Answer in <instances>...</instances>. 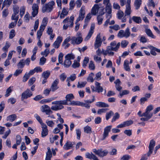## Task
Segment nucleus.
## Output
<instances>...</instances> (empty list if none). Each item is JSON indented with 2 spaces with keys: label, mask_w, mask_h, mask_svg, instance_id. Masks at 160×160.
I'll return each mask as SVG.
<instances>
[{
  "label": "nucleus",
  "mask_w": 160,
  "mask_h": 160,
  "mask_svg": "<svg viewBox=\"0 0 160 160\" xmlns=\"http://www.w3.org/2000/svg\"><path fill=\"white\" fill-rule=\"evenodd\" d=\"M55 4L54 2L52 1L43 5L42 7V11L43 13L45 12H50L53 8V6Z\"/></svg>",
  "instance_id": "nucleus-1"
},
{
  "label": "nucleus",
  "mask_w": 160,
  "mask_h": 160,
  "mask_svg": "<svg viewBox=\"0 0 160 160\" xmlns=\"http://www.w3.org/2000/svg\"><path fill=\"white\" fill-rule=\"evenodd\" d=\"M153 106L152 105H150L148 106L145 110V112L142 113V116L146 117L149 119H150L153 116V113L151 111L153 109Z\"/></svg>",
  "instance_id": "nucleus-2"
},
{
  "label": "nucleus",
  "mask_w": 160,
  "mask_h": 160,
  "mask_svg": "<svg viewBox=\"0 0 160 160\" xmlns=\"http://www.w3.org/2000/svg\"><path fill=\"white\" fill-rule=\"evenodd\" d=\"M65 100H60L59 101H57L56 102V103L57 104H62L63 105H68V102H71L72 100L74 98V96L72 94L70 93L67 94L65 97Z\"/></svg>",
  "instance_id": "nucleus-3"
},
{
  "label": "nucleus",
  "mask_w": 160,
  "mask_h": 160,
  "mask_svg": "<svg viewBox=\"0 0 160 160\" xmlns=\"http://www.w3.org/2000/svg\"><path fill=\"white\" fill-rule=\"evenodd\" d=\"M82 40L83 38L81 33L78 32L77 37H73L71 38V43L73 45L79 44L82 42Z\"/></svg>",
  "instance_id": "nucleus-4"
},
{
  "label": "nucleus",
  "mask_w": 160,
  "mask_h": 160,
  "mask_svg": "<svg viewBox=\"0 0 160 160\" xmlns=\"http://www.w3.org/2000/svg\"><path fill=\"white\" fill-rule=\"evenodd\" d=\"M130 29L129 27H128L126 29L125 31L123 30H120L118 34V36L120 38L123 37L128 38L130 36Z\"/></svg>",
  "instance_id": "nucleus-5"
},
{
  "label": "nucleus",
  "mask_w": 160,
  "mask_h": 160,
  "mask_svg": "<svg viewBox=\"0 0 160 160\" xmlns=\"http://www.w3.org/2000/svg\"><path fill=\"white\" fill-rule=\"evenodd\" d=\"M120 45V42H118L117 43V45L115 47L109 46L107 47V50L108 55L113 56L114 54V53L112 51L115 52L118 51Z\"/></svg>",
  "instance_id": "nucleus-6"
},
{
  "label": "nucleus",
  "mask_w": 160,
  "mask_h": 160,
  "mask_svg": "<svg viewBox=\"0 0 160 160\" xmlns=\"http://www.w3.org/2000/svg\"><path fill=\"white\" fill-rule=\"evenodd\" d=\"M32 95V93L29 89H27L22 94L21 100L23 101L24 99L30 97Z\"/></svg>",
  "instance_id": "nucleus-7"
},
{
  "label": "nucleus",
  "mask_w": 160,
  "mask_h": 160,
  "mask_svg": "<svg viewBox=\"0 0 160 160\" xmlns=\"http://www.w3.org/2000/svg\"><path fill=\"white\" fill-rule=\"evenodd\" d=\"M85 7L82 6L79 12L78 17L77 18L76 23L81 20H82L85 17Z\"/></svg>",
  "instance_id": "nucleus-8"
},
{
  "label": "nucleus",
  "mask_w": 160,
  "mask_h": 160,
  "mask_svg": "<svg viewBox=\"0 0 160 160\" xmlns=\"http://www.w3.org/2000/svg\"><path fill=\"white\" fill-rule=\"evenodd\" d=\"M102 40L101 38L100 33H99L96 38L94 46L95 48L96 49L99 47H100L102 43Z\"/></svg>",
  "instance_id": "nucleus-9"
},
{
  "label": "nucleus",
  "mask_w": 160,
  "mask_h": 160,
  "mask_svg": "<svg viewBox=\"0 0 160 160\" xmlns=\"http://www.w3.org/2000/svg\"><path fill=\"white\" fill-rule=\"evenodd\" d=\"M56 101L54 102H52V104H54L56 105H55L52 106L51 107V109L53 110L54 111H57L58 110H61L64 108V106L62 105H63V104H57V103H56V101Z\"/></svg>",
  "instance_id": "nucleus-10"
},
{
  "label": "nucleus",
  "mask_w": 160,
  "mask_h": 160,
  "mask_svg": "<svg viewBox=\"0 0 160 160\" xmlns=\"http://www.w3.org/2000/svg\"><path fill=\"white\" fill-rule=\"evenodd\" d=\"M41 111L42 112H45L47 115H50L52 113L49 107L46 105H44L41 107Z\"/></svg>",
  "instance_id": "nucleus-11"
},
{
  "label": "nucleus",
  "mask_w": 160,
  "mask_h": 160,
  "mask_svg": "<svg viewBox=\"0 0 160 160\" xmlns=\"http://www.w3.org/2000/svg\"><path fill=\"white\" fill-rule=\"evenodd\" d=\"M75 144L74 142L67 141L63 146V148L65 150H68L72 148Z\"/></svg>",
  "instance_id": "nucleus-12"
},
{
  "label": "nucleus",
  "mask_w": 160,
  "mask_h": 160,
  "mask_svg": "<svg viewBox=\"0 0 160 160\" xmlns=\"http://www.w3.org/2000/svg\"><path fill=\"white\" fill-rule=\"evenodd\" d=\"M62 38L60 36H58L56 40L52 44V46L55 48H58L59 47L62 41Z\"/></svg>",
  "instance_id": "nucleus-13"
},
{
  "label": "nucleus",
  "mask_w": 160,
  "mask_h": 160,
  "mask_svg": "<svg viewBox=\"0 0 160 160\" xmlns=\"http://www.w3.org/2000/svg\"><path fill=\"white\" fill-rule=\"evenodd\" d=\"M59 83V79L58 78L56 79L52 83L50 87L51 91L52 92H54L58 88V86Z\"/></svg>",
  "instance_id": "nucleus-14"
},
{
  "label": "nucleus",
  "mask_w": 160,
  "mask_h": 160,
  "mask_svg": "<svg viewBox=\"0 0 160 160\" xmlns=\"http://www.w3.org/2000/svg\"><path fill=\"white\" fill-rule=\"evenodd\" d=\"M148 47L150 49V54L153 56H156L157 55V53L155 51L160 53V49L152 45L148 46Z\"/></svg>",
  "instance_id": "nucleus-15"
},
{
  "label": "nucleus",
  "mask_w": 160,
  "mask_h": 160,
  "mask_svg": "<svg viewBox=\"0 0 160 160\" xmlns=\"http://www.w3.org/2000/svg\"><path fill=\"white\" fill-rule=\"evenodd\" d=\"M112 128V126L109 125L106 127L104 129V132L103 135V138L102 140H103L108 137V133L110 131Z\"/></svg>",
  "instance_id": "nucleus-16"
},
{
  "label": "nucleus",
  "mask_w": 160,
  "mask_h": 160,
  "mask_svg": "<svg viewBox=\"0 0 160 160\" xmlns=\"http://www.w3.org/2000/svg\"><path fill=\"white\" fill-rule=\"evenodd\" d=\"M74 20V17L72 15L70 17V18L68 17L66 18L62 22H69L70 24L69 27H72L73 25Z\"/></svg>",
  "instance_id": "nucleus-17"
},
{
  "label": "nucleus",
  "mask_w": 160,
  "mask_h": 160,
  "mask_svg": "<svg viewBox=\"0 0 160 160\" xmlns=\"http://www.w3.org/2000/svg\"><path fill=\"white\" fill-rule=\"evenodd\" d=\"M95 28V25L94 24H92L91 26L90 29L85 39V40H88L91 37L92 34L93 33L94 30Z\"/></svg>",
  "instance_id": "nucleus-18"
},
{
  "label": "nucleus",
  "mask_w": 160,
  "mask_h": 160,
  "mask_svg": "<svg viewBox=\"0 0 160 160\" xmlns=\"http://www.w3.org/2000/svg\"><path fill=\"white\" fill-rule=\"evenodd\" d=\"M42 126V131L41 132V136L42 138H44L47 136L48 133V130L47 129V127L45 124H42L41 125Z\"/></svg>",
  "instance_id": "nucleus-19"
},
{
  "label": "nucleus",
  "mask_w": 160,
  "mask_h": 160,
  "mask_svg": "<svg viewBox=\"0 0 160 160\" xmlns=\"http://www.w3.org/2000/svg\"><path fill=\"white\" fill-rule=\"evenodd\" d=\"M32 14L33 17H35L38 13V7L37 4H33L32 6Z\"/></svg>",
  "instance_id": "nucleus-20"
},
{
  "label": "nucleus",
  "mask_w": 160,
  "mask_h": 160,
  "mask_svg": "<svg viewBox=\"0 0 160 160\" xmlns=\"http://www.w3.org/2000/svg\"><path fill=\"white\" fill-rule=\"evenodd\" d=\"M105 10L108 15H107V18L109 17V18H111L112 15V5L111 4H109L108 5H106Z\"/></svg>",
  "instance_id": "nucleus-21"
},
{
  "label": "nucleus",
  "mask_w": 160,
  "mask_h": 160,
  "mask_svg": "<svg viewBox=\"0 0 160 160\" xmlns=\"http://www.w3.org/2000/svg\"><path fill=\"white\" fill-rule=\"evenodd\" d=\"M102 11L99 12L100 15H98L97 17V19L98 21V23L99 25L101 24L102 23V21L103 20V17L102 15L104 14V12H103V9H101Z\"/></svg>",
  "instance_id": "nucleus-22"
},
{
  "label": "nucleus",
  "mask_w": 160,
  "mask_h": 160,
  "mask_svg": "<svg viewBox=\"0 0 160 160\" xmlns=\"http://www.w3.org/2000/svg\"><path fill=\"white\" fill-rule=\"evenodd\" d=\"M100 8V7L98 4H95L91 10V12L93 15H96Z\"/></svg>",
  "instance_id": "nucleus-23"
},
{
  "label": "nucleus",
  "mask_w": 160,
  "mask_h": 160,
  "mask_svg": "<svg viewBox=\"0 0 160 160\" xmlns=\"http://www.w3.org/2000/svg\"><path fill=\"white\" fill-rule=\"evenodd\" d=\"M68 12V9L64 8H62V12L60 15V18H64L65 16H67Z\"/></svg>",
  "instance_id": "nucleus-24"
},
{
  "label": "nucleus",
  "mask_w": 160,
  "mask_h": 160,
  "mask_svg": "<svg viewBox=\"0 0 160 160\" xmlns=\"http://www.w3.org/2000/svg\"><path fill=\"white\" fill-rule=\"evenodd\" d=\"M96 105L97 107L100 108H106L109 107V105L108 104L102 102H97Z\"/></svg>",
  "instance_id": "nucleus-25"
},
{
  "label": "nucleus",
  "mask_w": 160,
  "mask_h": 160,
  "mask_svg": "<svg viewBox=\"0 0 160 160\" xmlns=\"http://www.w3.org/2000/svg\"><path fill=\"white\" fill-rule=\"evenodd\" d=\"M100 84L99 82H95L96 92L98 93L102 92L103 89V88L100 86Z\"/></svg>",
  "instance_id": "nucleus-26"
},
{
  "label": "nucleus",
  "mask_w": 160,
  "mask_h": 160,
  "mask_svg": "<svg viewBox=\"0 0 160 160\" xmlns=\"http://www.w3.org/2000/svg\"><path fill=\"white\" fill-rule=\"evenodd\" d=\"M145 32L148 37L153 39L155 38L156 36L153 34L152 31L149 29L146 28L145 29Z\"/></svg>",
  "instance_id": "nucleus-27"
},
{
  "label": "nucleus",
  "mask_w": 160,
  "mask_h": 160,
  "mask_svg": "<svg viewBox=\"0 0 160 160\" xmlns=\"http://www.w3.org/2000/svg\"><path fill=\"white\" fill-rule=\"evenodd\" d=\"M142 2V0H135L134 6L136 10H138L140 8Z\"/></svg>",
  "instance_id": "nucleus-28"
},
{
  "label": "nucleus",
  "mask_w": 160,
  "mask_h": 160,
  "mask_svg": "<svg viewBox=\"0 0 160 160\" xmlns=\"http://www.w3.org/2000/svg\"><path fill=\"white\" fill-rule=\"evenodd\" d=\"M17 116L15 114H13L8 116L7 118V120L11 122L14 121L17 118Z\"/></svg>",
  "instance_id": "nucleus-29"
},
{
  "label": "nucleus",
  "mask_w": 160,
  "mask_h": 160,
  "mask_svg": "<svg viewBox=\"0 0 160 160\" xmlns=\"http://www.w3.org/2000/svg\"><path fill=\"white\" fill-rule=\"evenodd\" d=\"M131 19L137 23H140L142 22V19L139 17L134 16Z\"/></svg>",
  "instance_id": "nucleus-30"
},
{
  "label": "nucleus",
  "mask_w": 160,
  "mask_h": 160,
  "mask_svg": "<svg viewBox=\"0 0 160 160\" xmlns=\"http://www.w3.org/2000/svg\"><path fill=\"white\" fill-rule=\"evenodd\" d=\"M72 64V62L71 60H68L67 58H65V60L64 61L63 65L65 67L68 68Z\"/></svg>",
  "instance_id": "nucleus-31"
},
{
  "label": "nucleus",
  "mask_w": 160,
  "mask_h": 160,
  "mask_svg": "<svg viewBox=\"0 0 160 160\" xmlns=\"http://www.w3.org/2000/svg\"><path fill=\"white\" fill-rule=\"evenodd\" d=\"M124 68L125 70L128 71H129L130 70L129 66L128 61L126 60L124 61Z\"/></svg>",
  "instance_id": "nucleus-32"
},
{
  "label": "nucleus",
  "mask_w": 160,
  "mask_h": 160,
  "mask_svg": "<svg viewBox=\"0 0 160 160\" xmlns=\"http://www.w3.org/2000/svg\"><path fill=\"white\" fill-rule=\"evenodd\" d=\"M12 0H5L3 3V6L2 7V9L5 6H7L8 7L11 4Z\"/></svg>",
  "instance_id": "nucleus-33"
},
{
  "label": "nucleus",
  "mask_w": 160,
  "mask_h": 160,
  "mask_svg": "<svg viewBox=\"0 0 160 160\" xmlns=\"http://www.w3.org/2000/svg\"><path fill=\"white\" fill-rule=\"evenodd\" d=\"M94 76V74L92 72H91L89 74V76L87 78V81L88 82H93L94 80V79L93 78V77Z\"/></svg>",
  "instance_id": "nucleus-34"
},
{
  "label": "nucleus",
  "mask_w": 160,
  "mask_h": 160,
  "mask_svg": "<svg viewBox=\"0 0 160 160\" xmlns=\"http://www.w3.org/2000/svg\"><path fill=\"white\" fill-rule=\"evenodd\" d=\"M81 102L78 101H72L68 103V105H77L80 106Z\"/></svg>",
  "instance_id": "nucleus-35"
},
{
  "label": "nucleus",
  "mask_w": 160,
  "mask_h": 160,
  "mask_svg": "<svg viewBox=\"0 0 160 160\" xmlns=\"http://www.w3.org/2000/svg\"><path fill=\"white\" fill-rule=\"evenodd\" d=\"M126 10L125 12V16L126 15H129L131 13V6H126Z\"/></svg>",
  "instance_id": "nucleus-36"
},
{
  "label": "nucleus",
  "mask_w": 160,
  "mask_h": 160,
  "mask_svg": "<svg viewBox=\"0 0 160 160\" xmlns=\"http://www.w3.org/2000/svg\"><path fill=\"white\" fill-rule=\"evenodd\" d=\"M155 144V141L153 139L151 140L149 146V148L153 150Z\"/></svg>",
  "instance_id": "nucleus-37"
},
{
  "label": "nucleus",
  "mask_w": 160,
  "mask_h": 160,
  "mask_svg": "<svg viewBox=\"0 0 160 160\" xmlns=\"http://www.w3.org/2000/svg\"><path fill=\"white\" fill-rule=\"evenodd\" d=\"M75 58L74 55L72 53H68L66 55L65 57V58H67L70 60L71 59H74Z\"/></svg>",
  "instance_id": "nucleus-38"
},
{
  "label": "nucleus",
  "mask_w": 160,
  "mask_h": 160,
  "mask_svg": "<svg viewBox=\"0 0 160 160\" xmlns=\"http://www.w3.org/2000/svg\"><path fill=\"white\" fill-rule=\"evenodd\" d=\"M87 84V82H78L77 85V88H82L84 87L86 84Z\"/></svg>",
  "instance_id": "nucleus-39"
},
{
  "label": "nucleus",
  "mask_w": 160,
  "mask_h": 160,
  "mask_svg": "<svg viewBox=\"0 0 160 160\" xmlns=\"http://www.w3.org/2000/svg\"><path fill=\"white\" fill-rule=\"evenodd\" d=\"M48 151L46 153V157L51 158L52 157V153L49 147L47 148Z\"/></svg>",
  "instance_id": "nucleus-40"
},
{
  "label": "nucleus",
  "mask_w": 160,
  "mask_h": 160,
  "mask_svg": "<svg viewBox=\"0 0 160 160\" xmlns=\"http://www.w3.org/2000/svg\"><path fill=\"white\" fill-rule=\"evenodd\" d=\"M25 65L24 60L23 59H22L20 60L19 63L17 64V66L18 68H22Z\"/></svg>",
  "instance_id": "nucleus-41"
},
{
  "label": "nucleus",
  "mask_w": 160,
  "mask_h": 160,
  "mask_svg": "<svg viewBox=\"0 0 160 160\" xmlns=\"http://www.w3.org/2000/svg\"><path fill=\"white\" fill-rule=\"evenodd\" d=\"M50 73L49 71H46L43 72L42 74V76L44 78L47 79L49 77Z\"/></svg>",
  "instance_id": "nucleus-42"
},
{
  "label": "nucleus",
  "mask_w": 160,
  "mask_h": 160,
  "mask_svg": "<svg viewBox=\"0 0 160 160\" xmlns=\"http://www.w3.org/2000/svg\"><path fill=\"white\" fill-rule=\"evenodd\" d=\"M84 132L87 133H90L92 132L91 128L88 126H87L84 128Z\"/></svg>",
  "instance_id": "nucleus-43"
},
{
  "label": "nucleus",
  "mask_w": 160,
  "mask_h": 160,
  "mask_svg": "<svg viewBox=\"0 0 160 160\" xmlns=\"http://www.w3.org/2000/svg\"><path fill=\"white\" fill-rule=\"evenodd\" d=\"M128 43V42L127 40H122L121 42V46L122 48H125L127 47Z\"/></svg>",
  "instance_id": "nucleus-44"
},
{
  "label": "nucleus",
  "mask_w": 160,
  "mask_h": 160,
  "mask_svg": "<svg viewBox=\"0 0 160 160\" xmlns=\"http://www.w3.org/2000/svg\"><path fill=\"white\" fill-rule=\"evenodd\" d=\"M76 77L75 74H72L69 77H68L66 80V81H68L70 80L71 81H74L76 78Z\"/></svg>",
  "instance_id": "nucleus-45"
},
{
  "label": "nucleus",
  "mask_w": 160,
  "mask_h": 160,
  "mask_svg": "<svg viewBox=\"0 0 160 160\" xmlns=\"http://www.w3.org/2000/svg\"><path fill=\"white\" fill-rule=\"evenodd\" d=\"M114 113L112 111H110L109 112H107L106 114V119L108 120L111 117V116L113 115Z\"/></svg>",
  "instance_id": "nucleus-46"
},
{
  "label": "nucleus",
  "mask_w": 160,
  "mask_h": 160,
  "mask_svg": "<svg viewBox=\"0 0 160 160\" xmlns=\"http://www.w3.org/2000/svg\"><path fill=\"white\" fill-rule=\"evenodd\" d=\"M12 88V87H10L7 89L6 92V93L5 95V97H7L10 95V93L12 91V89L11 88Z\"/></svg>",
  "instance_id": "nucleus-47"
},
{
  "label": "nucleus",
  "mask_w": 160,
  "mask_h": 160,
  "mask_svg": "<svg viewBox=\"0 0 160 160\" xmlns=\"http://www.w3.org/2000/svg\"><path fill=\"white\" fill-rule=\"evenodd\" d=\"M124 13L123 12L120 10H119L117 13V16L118 18L119 19H121L122 18L123 16Z\"/></svg>",
  "instance_id": "nucleus-48"
},
{
  "label": "nucleus",
  "mask_w": 160,
  "mask_h": 160,
  "mask_svg": "<svg viewBox=\"0 0 160 160\" xmlns=\"http://www.w3.org/2000/svg\"><path fill=\"white\" fill-rule=\"evenodd\" d=\"M108 153V152L107 150H105L102 151V149H100V157H103L105 156Z\"/></svg>",
  "instance_id": "nucleus-49"
},
{
  "label": "nucleus",
  "mask_w": 160,
  "mask_h": 160,
  "mask_svg": "<svg viewBox=\"0 0 160 160\" xmlns=\"http://www.w3.org/2000/svg\"><path fill=\"white\" fill-rule=\"evenodd\" d=\"M34 117L40 123L41 125L44 124L42 122V120L40 116L37 114H36L34 115Z\"/></svg>",
  "instance_id": "nucleus-50"
},
{
  "label": "nucleus",
  "mask_w": 160,
  "mask_h": 160,
  "mask_svg": "<svg viewBox=\"0 0 160 160\" xmlns=\"http://www.w3.org/2000/svg\"><path fill=\"white\" fill-rule=\"evenodd\" d=\"M63 55L62 52H60L58 56V61L59 63L62 64V58Z\"/></svg>",
  "instance_id": "nucleus-51"
},
{
  "label": "nucleus",
  "mask_w": 160,
  "mask_h": 160,
  "mask_svg": "<svg viewBox=\"0 0 160 160\" xmlns=\"http://www.w3.org/2000/svg\"><path fill=\"white\" fill-rule=\"evenodd\" d=\"M49 52V49H46L43 52H41V54L42 55H45V57H46L48 56Z\"/></svg>",
  "instance_id": "nucleus-52"
},
{
  "label": "nucleus",
  "mask_w": 160,
  "mask_h": 160,
  "mask_svg": "<svg viewBox=\"0 0 160 160\" xmlns=\"http://www.w3.org/2000/svg\"><path fill=\"white\" fill-rule=\"evenodd\" d=\"M108 108H101L99 109L97 112V113L98 114H101L102 113H105L108 110Z\"/></svg>",
  "instance_id": "nucleus-53"
},
{
  "label": "nucleus",
  "mask_w": 160,
  "mask_h": 160,
  "mask_svg": "<svg viewBox=\"0 0 160 160\" xmlns=\"http://www.w3.org/2000/svg\"><path fill=\"white\" fill-rule=\"evenodd\" d=\"M125 126V127L128 126L132 124L133 123V122L131 120H128L124 122Z\"/></svg>",
  "instance_id": "nucleus-54"
},
{
  "label": "nucleus",
  "mask_w": 160,
  "mask_h": 160,
  "mask_svg": "<svg viewBox=\"0 0 160 160\" xmlns=\"http://www.w3.org/2000/svg\"><path fill=\"white\" fill-rule=\"evenodd\" d=\"M13 13L18 14L19 12V7L16 5L13 6Z\"/></svg>",
  "instance_id": "nucleus-55"
},
{
  "label": "nucleus",
  "mask_w": 160,
  "mask_h": 160,
  "mask_svg": "<svg viewBox=\"0 0 160 160\" xmlns=\"http://www.w3.org/2000/svg\"><path fill=\"white\" fill-rule=\"evenodd\" d=\"M46 59L43 57L41 58L40 59L39 64L40 65H43L46 62Z\"/></svg>",
  "instance_id": "nucleus-56"
},
{
  "label": "nucleus",
  "mask_w": 160,
  "mask_h": 160,
  "mask_svg": "<svg viewBox=\"0 0 160 160\" xmlns=\"http://www.w3.org/2000/svg\"><path fill=\"white\" fill-rule=\"evenodd\" d=\"M10 46V44L9 42H7L6 45L2 49L4 51L7 52L8 48Z\"/></svg>",
  "instance_id": "nucleus-57"
},
{
  "label": "nucleus",
  "mask_w": 160,
  "mask_h": 160,
  "mask_svg": "<svg viewBox=\"0 0 160 160\" xmlns=\"http://www.w3.org/2000/svg\"><path fill=\"white\" fill-rule=\"evenodd\" d=\"M17 14L13 13L12 15L11 19L12 20H14L15 21H17L18 19V15L16 16Z\"/></svg>",
  "instance_id": "nucleus-58"
},
{
  "label": "nucleus",
  "mask_w": 160,
  "mask_h": 160,
  "mask_svg": "<svg viewBox=\"0 0 160 160\" xmlns=\"http://www.w3.org/2000/svg\"><path fill=\"white\" fill-rule=\"evenodd\" d=\"M89 68L90 69L92 70H94L95 69V66L93 62L92 61H91L90 62V63L89 65Z\"/></svg>",
  "instance_id": "nucleus-59"
},
{
  "label": "nucleus",
  "mask_w": 160,
  "mask_h": 160,
  "mask_svg": "<svg viewBox=\"0 0 160 160\" xmlns=\"http://www.w3.org/2000/svg\"><path fill=\"white\" fill-rule=\"evenodd\" d=\"M70 8L69 10H72L75 6L74 1L73 0H71L69 3Z\"/></svg>",
  "instance_id": "nucleus-60"
},
{
  "label": "nucleus",
  "mask_w": 160,
  "mask_h": 160,
  "mask_svg": "<svg viewBox=\"0 0 160 160\" xmlns=\"http://www.w3.org/2000/svg\"><path fill=\"white\" fill-rule=\"evenodd\" d=\"M15 36V31L14 30H12L9 32V38L12 39Z\"/></svg>",
  "instance_id": "nucleus-61"
},
{
  "label": "nucleus",
  "mask_w": 160,
  "mask_h": 160,
  "mask_svg": "<svg viewBox=\"0 0 160 160\" xmlns=\"http://www.w3.org/2000/svg\"><path fill=\"white\" fill-rule=\"evenodd\" d=\"M96 77L94 78L97 80L98 81L101 79V73L100 72H98L96 74Z\"/></svg>",
  "instance_id": "nucleus-62"
},
{
  "label": "nucleus",
  "mask_w": 160,
  "mask_h": 160,
  "mask_svg": "<svg viewBox=\"0 0 160 160\" xmlns=\"http://www.w3.org/2000/svg\"><path fill=\"white\" fill-rule=\"evenodd\" d=\"M36 81V78L35 77H32L30 78L28 81V84L29 86H31Z\"/></svg>",
  "instance_id": "nucleus-63"
},
{
  "label": "nucleus",
  "mask_w": 160,
  "mask_h": 160,
  "mask_svg": "<svg viewBox=\"0 0 160 160\" xmlns=\"http://www.w3.org/2000/svg\"><path fill=\"white\" fill-rule=\"evenodd\" d=\"M130 158V156L128 154H126L122 156L120 160H129Z\"/></svg>",
  "instance_id": "nucleus-64"
}]
</instances>
